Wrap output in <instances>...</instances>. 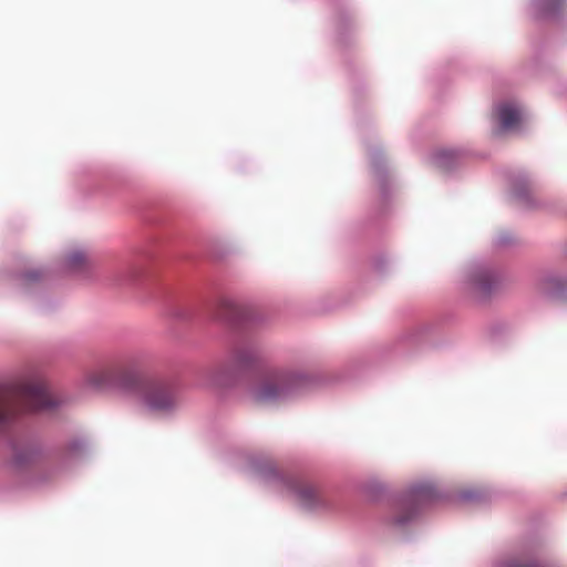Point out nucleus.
<instances>
[{"mask_svg":"<svg viewBox=\"0 0 567 567\" xmlns=\"http://www.w3.org/2000/svg\"><path fill=\"white\" fill-rule=\"evenodd\" d=\"M535 288L544 296L560 295L567 289V277L559 272L544 274L537 279Z\"/></svg>","mask_w":567,"mask_h":567,"instance_id":"39448f33","label":"nucleus"},{"mask_svg":"<svg viewBox=\"0 0 567 567\" xmlns=\"http://www.w3.org/2000/svg\"><path fill=\"white\" fill-rule=\"evenodd\" d=\"M255 352L248 349H238L235 353V361L240 365H247L255 360Z\"/></svg>","mask_w":567,"mask_h":567,"instance_id":"9b49d317","label":"nucleus"},{"mask_svg":"<svg viewBox=\"0 0 567 567\" xmlns=\"http://www.w3.org/2000/svg\"><path fill=\"white\" fill-rule=\"evenodd\" d=\"M404 512H406L404 515H398L395 518V524L402 525L410 520L415 515L414 508H404Z\"/></svg>","mask_w":567,"mask_h":567,"instance_id":"ddd939ff","label":"nucleus"},{"mask_svg":"<svg viewBox=\"0 0 567 567\" xmlns=\"http://www.w3.org/2000/svg\"><path fill=\"white\" fill-rule=\"evenodd\" d=\"M66 264L73 271H84L91 266L87 255L82 250H75L69 254Z\"/></svg>","mask_w":567,"mask_h":567,"instance_id":"6e6552de","label":"nucleus"},{"mask_svg":"<svg viewBox=\"0 0 567 567\" xmlns=\"http://www.w3.org/2000/svg\"><path fill=\"white\" fill-rule=\"evenodd\" d=\"M113 379H115L117 385L124 390L132 391L137 389L140 384V371L137 363H125L121 365L116 371V378L110 370L96 371L90 375L89 382L95 386H105L113 382Z\"/></svg>","mask_w":567,"mask_h":567,"instance_id":"20e7f679","label":"nucleus"},{"mask_svg":"<svg viewBox=\"0 0 567 567\" xmlns=\"http://www.w3.org/2000/svg\"><path fill=\"white\" fill-rule=\"evenodd\" d=\"M60 403L40 377L0 385V432L4 431L21 411H50Z\"/></svg>","mask_w":567,"mask_h":567,"instance_id":"f257e3e1","label":"nucleus"},{"mask_svg":"<svg viewBox=\"0 0 567 567\" xmlns=\"http://www.w3.org/2000/svg\"><path fill=\"white\" fill-rule=\"evenodd\" d=\"M176 403L171 385L144 378V411L161 413L169 411Z\"/></svg>","mask_w":567,"mask_h":567,"instance_id":"7ed1b4c3","label":"nucleus"},{"mask_svg":"<svg viewBox=\"0 0 567 567\" xmlns=\"http://www.w3.org/2000/svg\"><path fill=\"white\" fill-rule=\"evenodd\" d=\"M475 281L481 290L488 291L492 288L493 277L489 272H482L476 276Z\"/></svg>","mask_w":567,"mask_h":567,"instance_id":"f8f14e48","label":"nucleus"},{"mask_svg":"<svg viewBox=\"0 0 567 567\" xmlns=\"http://www.w3.org/2000/svg\"><path fill=\"white\" fill-rule=\"evenodd\" d=\"M566 0H536L535 6L538 12L544 16H555L565 6Z\"/></svg>","mask_w":567,"mask_h":567,"instance_id":"1a4fd4ad","label":"nucleus"},{"mask_svg":"<svg viewBox=\"0 0 567 567\" xmlns=\"http://www.w3.org/2000/svg\"><path fill=\"white\" fill-rule=\"evenodd\" d=\"M434 491L430 487L421 488L417 491L416 496L419 499L430 501L433 498Z\"/></svg>","mask_w":567,"mask_h":567,"instance_id":"4468645a","label":"nucleus"},{"mask_svg":"<svg viewBox=\"0 0 567 567\" xmlns=\"http://www.w3.org/2000/svg\"><path fill=\"white\" fill-rule=\"evenodd\" d=\"M305 383V378L290 371L267 373L255 390V400L259 403L275 402L295 393Z\"/></svg>","mask_w":567,"mask_h":567,"instance_id":"f03ea898","label":"nucleus"},{"mask_svg":"<svg viewBox=\"0 0 567 567\" xmlns=\"http://www.w3.org/2000/svg\"><path fill=\"white\" fill-rule=\"evenodd\" d=\"M295 491L303 506L313 508L323 503L321 491L308 483H298Z\"/></svg>","mask_w":567,"mask_h":567,"instance_id":"0eeeda50","label":"nucleus"},{"mask_svg":"<svg viewBox=\"0 0 567 567\" xmlns=\"http://www.w3.org/2000/svg\"><path fill=\"white\" fill-rule=\"evenodd\" d=\"M497 117L502 128L514 130L523 121L522 111L513 103H503L497 107Z\"/></svg>","mask_w":567,"mask_h":567,"instance_id":"423d86ee","label":"nucleus"},{"mask_svg":"<svg viewBox=\"0 0 567 567\" xmlns=\"http://www.w3.org/2000/svg\"><path fill=\"white\" fill-rule=\"evenodd\" d=\"M456 159L457 154L452 150H441L435 154L436 165L444 169L451 168Z\"/></svg>","mask_w":567,"mask_h":567,"instance_id":"9d476101","label":"nucleus"}]
</instances>
